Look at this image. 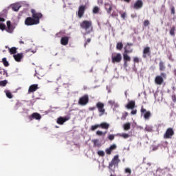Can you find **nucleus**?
I'll return each mask as SVG.
<instances>
[{
	"label": "nucleus",
	"mask_w": 176,
	"mask_h": 176,
	"mask_svg": "<svg viewBox=\"0 0 176 176\" xmlns=\"http://www.w3.org/2000/svg\"><path fill=\"white\" fill-rule=\"evenodd\" d=\"M151 165L152 164H151L150 162L147 163V166H149V167H151Z\"/></svg>",
	"instance_id": "nucleus-61"
},
{
	"label": "nucleus",
	"mask_w": 176,
	"mask_h": 176,
	"mask_svg": "<svg viewBox=\"0 0 176 176\" xmlns=\"http://www.w3.org/2000/svg\"><path fill=\"white\" fill-rule=\"evenodd\" d=\"M160 71H164L166 69V66H164V63L163 61H160L159 63Z\"/></svg>",
	"instance_id": "nucleus-29"
},
{
	"label": "nucleus",
	"mask_w": 176,
	"mask_h": 176,
	"mask_svg": "<svg viewBox=\"0 0 176 176\" xmlns=\"http://www.w3.org/2000/svg\"><path fill=\"white\" fill-rule=\"evenodd\" d=\"M26 52H31L32 53H35L34 51H32V50H27Z\"/></svg>",
	"instance_id": "nucleus-59"
},
{
	"label": "nucleus",
	"mask_w": 176,
	"mask_h": 176,
	"mask_svg": "<svg viewBox=\"0 0 176 176\" xmlns=\"http://www.w3.org/2000/svg\"><path fill=\"white\" fill-rule=\"evenodd\" d=\"M14 28H16L14 27V25L12 24V22H10V21H7V32H9L10 34H12V32H13V31H14Z\"/></svg>",
	"instance_id": "nucleus-14"
},
{
	"label": "nucleus",
	"mask_w": 176,
	"mask_h": 176,
	"mask_svg": "<svg viewBox=\"0 0 176 176\" xmlns=\"http://www.w3.org/2000/svg\"><path fill=\"white\" fill-rule=\"evenodd\" d=\"M127 116H129V113L125 112L124 115L122 116V119H123L124 120H126V118H127Z\"/></svg>",
	"instance_id": "nucleus-47"
},
{
	"label": "nucleus",
	"mask_w": 176,
	"mask_h": 176,
	"mask_svg": "<svg viewBox=\"0 0 176 176\" xmlns=\"http://www.w3.org/2000/svg\"><path fill=\"white\" fill-rule=\"evenodd\" d=\"M117 135L124 139L129 138V137H130V135H129V133H118Z\"/></svg>",
	"instance_id": "nucleus-30"
},
{
	"label": "nucleus",
	"mask_w": 176,
	"mask_h": 176,
	"mask_svg": "<svg viewBox=\"0 0 176 176\" xmlns=\"http://www.w3.org/2000/svg\"><path fill=\"white\" fill-rule=\"evenodd\" d=\"M0 30H1V31H5V30H6V25L0 23Z\"/></svg>",
	"instance_id": "nucleus-39"
},
{
	"label": "nucleus",
	"mask_w": 176,
	"mask_h": 176,
	"mask_svg": "<svg viewBox=\"0 0 176 176\" xmlns=\"http://www.w3.org/2000/svg\"><path fill=\"white\" fill-rule=\"evenodd\" d=\"M123 58H124V65H126V64H127V61L131 60V58H130V56H129V55L126 52H124Z\"/></svg>",
	"instance_id": "nucleus-23"
},
{
	"label": "nucleus",
	"mask_w": 176,
	"mask_h": 176,
	"mask_svg": "<svg viewBox=\"0 0 176 176\" xmlns=\"http://www.w3.org/2000/svg\"><path fill=\"white\" fill-rule=\"evenodd\" d=\"M6 49H8V46H6Z\"/></svg>",
	"instance_id": "nucleus-62"
},
{
	"label": "nucleus",
	"mask_w": 176,
	"mask_h": 176,
	"mask_svg": "<svg viewBox=\"0 0 176 176\" xmlns=\"http://www.w3.org/2000/svg\"><path fill=\"white\" fill-rule=\"evenodd\" d=\"M38 89V84H33L29 87L28 94H31V93H34V91H36Z\"/></svg>",
	"instance_id": "nucleus-17"
},
{
	"label": "nucleus",
	"mask_w": 176,
	"mask_h": 176,
	"mask_svg": "<svg viewBox=\"0 0 176 176\" xmlns=\"http://www.w3.org/2000/svg\"><path fill=\"white\" fill-rule=\"evenodd\" d=\"M87 7L85 5H81L78 7V10L76 12L78 19H82L85 16V12H86Z\"/></svg>",
	"instance_id": "nucleus-6"
},
{
	"label": "nucleus",
	"mask_w": 176,
	"mask_h": 176,
	"mask_svg": "<svg viewBox=\"0 0 176 176\" xmlns=\"http://www.w3.org/2000/svg\"><path fill=\"white\" fill-rule=\"evenodd\" d=\"M131 115H137V109L132 110L131 112Z\"/></svg>",
	"instance_id": "nucleus-51"
},
{
	"label": "nucleus",
	"mask_w": 176,
	"mask_h": 176,
	"mask_svg": "<svg viewBox=\"0 0 176 176\" xmlns=\"http://www.w3.org/2000/svg\"><path fill=\"white\" fill-rule=\"evenodd\" d=\"M126 108H127V109H134V108H135V101H134V100L130 101L126 105Z\"/></svg>",
	"instance_id": "nucleus-21"
},
{
	"label": "nucleus",
	"mask_w": 176,
	"mask_h": 176,
	"mask_svg": "<svg viewBox=\"0 0 176 176\" xmlns=\"http://www.w3.org/2000/svg\"><path fill=\"white\" fill-rule=\"evenodd\" d=\"M8 81L6 80L0 81V86H6Z\"/></svg>",
	"instance_id": "nucleus-43"
},
{
	"label": "nucleus",
	"mask_w": 176,
	"mask_h": 176,
	"mask_svg": "<svg viewBox=\"0 0 176 176\" xmlns=\"http://www.w3.org/2000/svg\"><path fill=\"white\" fill-rule=\"evenodd\" d=\"M170 35L171 36H175V26H172L170 31H169Z\"/></svg>",
	"instance_id": "nucleus-28"
},
{
	"label": "nucleus",
	"mask_w": 176,
	"mask_h": 176,
	"mask_svg": "<svg viewBox=\"0 0 176 176\" xmlns=\"http://www.w3.org/2000/svg\"><path fill=\"white\" fill-rule=\"evenodd\" d=\"M104 103H102L101 102H98V103H96V108L98 110L100 116H102V115H104V113H105V108H104Z\"/></svg>",
	"instance_id": "nucleus-10"
},
{
	"label": "nucleus",
	"mask_w": 176,
	"mask_h": 176,
	"mask_svg": "<svg viewBox=\"0 0 176 176\" xmlns=\"http://www.w3.org/2000/svg\"><path fill=\"white\" fill-rule=\"evenodd\" d=\"M124 2H127V3H129L130 2V1H131V0H124Z\"/></svg>",
	"instance_id": "nucleus-60"
},
{
	"label": "nucleus",
	"mask_w": 176,
	"mask_h": 176,
	"mask_svg": "<svg viewBox=\"0 0 176 176\" xmlns=\"http://www.w3.org/2000/svg\"><path fill=\"white\" fill-rule=\"evenodd\" d=\"M116 49L118 50H122L123 49V43H118L116 45Z\"/></svg>",
	"instance_id": "nucleus-33"
},
{
	"label": "nucleus",
	"mask_w": 176,
	"mask_h": 176,
	"mask_svg": "<svg viewBox=\"0 0 176 176\" xmlns=\"http://www.w3.org/2000/svg\"><path fill=\"white\" fill-rule=\"evenodd\" d=\"M171 13L172 14H175V8L174 7L171 8Z\"/></svg>",
	"instance_id": "nucleus-50"
},
{
	"label": "nucleus",
	"mask_w": 176,
	"mask_h": 176,
	"mask_svg": "<svg viewBox=\"0 0 176 176\" xmlns=\"http://www.w3.org/2000/svg\"><path fill=\"white\" fill-rule=\"evenodd\" d=\"M3 21H5V19L0 17V22H3Z\"/></svg>",
	"instance_id": "nucleus-57"
},
{
	"label": "nucleus",
	"mask_w": 176,
	"mask_h": 176,
	"mask_svg": "<svg viewBox=\"0 0 176 176\" xmlns=\"http://www.w3.org/2000/svg\"><path fill=\"white\" fill-rule=\"evenodd\" d=\"M141 116H144V118L145 120H149L150 118L152 116V113L149 111H146L145 108H144V106H142L141 109Z\"/></svg>",
	"instance_id": "nucleus-4"
},
{
	"label": "nucleus",
	"mask_w": 176,
	"mask_h": 176,
	"mask_svg": "<svg viewBox=\"0 0 176 176\" xmlns=\"http://www.w3.org/2000/svg\"><path fill=\"white\" fill-rule=\"evenodd\" d=\"M13 57L15 61L20 63V61H21V58H23V54H17L16 55H14Z\"/></svg>",
	"instance_id": "nucleus-24"
},
{
	"label": "nucleus",
	"mask_w": 176,
	"mask_h": 176,
	"mask_svg": "<svg viewBox=\"0 0 176 176\" xmlns=\"http://www.w3.org/2000/svg\"><path fill=\"white\" fill-rule=\"evenodd\" d=\"M32 17L28 16L25 20V25H36L39 24L41 19L43 17V15L41 12H37L35 10H31Z\"/></svg>",
	"instance_id": "nucleus-1"
},
{
	"label": "nucleus",
	"mask_w": 176,
	"mask_h": 176,
	"mask_svg": "<svg viewBox=\"0 0 176 176\" xmlns=\"http://www.w3.org/2000/svg\"><path fill=\"white\" fill-rule=\"evenodd\" d=\"M104 9L107 12L108 14H111V13H112V4L109 3H105Z\"/></svg>",
	"instance_id": "nucleus-18"
},
{
	"label": "nucleus",
	"mask_w": 176,
	"mask_h": 176,
	"mask_svg": "<svg viewBox=\"0 0 176 176\" xmlns=\"http://www.w3.org/2000/svg\"><path fill=\"white\" fill-rule=\"evenodd\" d=\"M110 14H111L112 17H118V16H119V14H118V12L116 11H113V12H111Z\"/></svg>",
	"instance_id": "nucleus-42"
},
{
	"label": "nucleus",
	"mask_w": 176,
	"mask_h": 176,
	"mask_svg": "<svg viewBox=\"0 0 176 176\" xmlns=\"http://www.w3.org/2000/svg\"><path fill=\"white\" fill-rule=\"evenodd\" d=\"M100 12V8H98V6H95L93 9V13L94 14H97V13H98Z\"/></svg>",
	"instance_id": "nucleus-35"
},
{
	"label": "nucleus",
	"mask_w": 176,
	"mask_h": 176,
	"mask_svg": "<svg viewBox=\"0 0 176 176\" xmlns=\"http://www.w3.org/2000/svg\"><path fill=\"white\" fill-rule=\"evenodd\" d=\"M109 104L110 105H113V104H115V101H114V100H109Z\"/></svg>",
	"instance_id": "nucleus-53"
},
{
	"label": "nucleus",
	"mask_w": 176,
	"mask_h": 176,
	"mask_svg": "<svg viewBox=\"0 0 176 176\" xmlns=\"http://www.w3.org/2000/svg\"><path fill=\"white\" fill-rule=\"evenodd\" d=\"M116 148V144H112L111 146H110V147L107 148L105 151L107 155H111L112 153V151H115Z\"/></svg>",
	"instance_id": "nucleus-19"
},
{
	"label": "nucleus",
	"mask_w": 176,
	"mask_h": 176,
	"mask_svg": "<svg viewBox=\"0 0 176 176\" xmlns=\"http://www.w3.org/2000/svg\"><path fill=\"white\" fill-rule=\"evenodd\" d=\"M133 61L134 63H140V59L138 58V57H135L133 58Z\"/></svg>",
	"instance_id": "nucleus-48"
},
{
	"label": "nucleus",
	"mask_w": 176,
	"mask_h": 176,
	"mask_svg": "<svg viewBox=\"0 0 176 176\" xmlns=\"http://www.w3.org/2000/svg\"><path fill=\"white\" fill-rule=\"evenodd\" d=\"M11 8L14 12H19L21 8V6L19 3H14L11 5Z\"/></svg>",
	"instance_id": "nucleus-22"
},
{
	"label": "nucleus",
	"mask_w": 176,
	"mask_h": 176,
	"mask_svg": "<svg viewBox=\"0 0 176 176\" xmlns=\"http://www.w3.org/2000/svg\"><path fill=\"white\" fill-rule=\"evenodd\" d=\"M60 35H61V32H58V33H57V34H56V36L58 38H60Z\"/></svg>",
	"instance_id": "nucleus-55"
},
{
	"label": "nucleus",
	"mask_w": 176,
	"mask_h": 176,
	"mask_svg": "<svg viewBox=\"0 0 176 176\" xmlns=\"http://www.w3.org/2000/svg\"><path fill=\"white\" fill-rule=\"evenodd\" d=\"M174 134V129L173 128H168L164 135V138H165V140H170V138H173Z\"/></svg>",
	"instance_id": "nucleus-8"
},
{
	"label": "nucleus",
	"mask_w": 176,
	"mask_h": 176,
	"mask_svg": "<svg viewBox=\"0 0 176 176\" xmlns=\"http://www.w3.org/2000/svg\"><path fill=\"white\" fill-rule=\"evenodd\" d=\"M125 174H128V175H131V169L130 168H126L124 169Z\"/></svg>",
	"instance_id": "nucleus-36"
},
{
	"label": "nucleus",
	"mask_w": 176,
	"mask_h": 176,
	"mask_svg": "<svg viewBox=\"0 0 176 176\" xmlns=\"http://www.w3.org/2000/svg\"><path fill=\"white\" fill-rule=\"evenodd\" d=\"M131 126V124H130V122L125 123L124 124V129L125 130V131H128V130L130 129Z\"/></svg>",
	"instance_id": "nucleus-32"
},
{
	"label": "nucleus",
	"mask_w": 176,
	"mask_h": 176,
	"mask_svg": "<svg viewBox=\"0 0 176 176\" xmlns=\"http://www.w3.org/2000/svg\"><path fill=\"white\" fill-rule=\"evenodd\" d=\"M151 24V22H149V20H145L143 23V25L144 27H148Z\"/></svg>",
	"instance_id": "nucleus-40"
},
{
	"label": "nucleus",
	"mask_w": 176,
	"mask_h": 176,
	"mask_svg": "<svg viewBox=\"0 0 176 176\" xmlns=\"http://www.w3.org/2000/svg\"><path fill=\"white\" fill-rule=\"evenodd\" d=\"M90 42H91V38H87V41L84 44L85 47H86V46H87L88 43H90Z\"/></svg>",
	"instance_id": "nucleus-45"
},
{
	"label": "nucleus",
	"mask_w": 176,
	"mask_h": 176,
	"mask_svg": "<svg viewBox=\"0 0 176 176\" xmlns=\"http://www.w3.org/2000/svg\"><path fill=\"white\" fill-rule=\"evenodd\" d=\"M6 94L8 98H13V95L12 94V93H10V91H6Z\"/></svg>",
	"instance_id": "nucleus-38"
},
{
	"label": "nucleus",
	"mask_w": 176,
	"mask_h": 176,
	"mask_svg": "<svg viewBox=\"0 0 176 176\" xmlns=\"http://www.w3.org/2000/svg\"><path fill=\"white\" fill-rule=\"evenodd\" d=\"M28 119L30 121L34 120V119L36 120H41V119H42V116H41V114L38 113H33L32 115L28 116Z\"/></svg>",
	"instance_id": "nucleus-11"
},
{
	"label": "nucleus",
	"mask_w": 176,
	"mask_h": 176,
	"mask_svg": "<svg viewBox=\"0 0 176 176\" xmlns=\"http://www.w3.org/2000/svg\"><path fill=\"white\" fill-rule=\"evenodd\" d=\"M110 176H114V175L111 174Z\"/></svg>",
	"instance_id": "nucleus-63"
},
{
	"label": "nucleus",
	"mask_w": 176,
	"mask_h": 176,
	"mask_svg": "<svg viewBox=\"0 0 176 176\" xmlns=\"http://www.w3.org/2000/svg\"><path fill=\"white\" fill-rule=\"evenodd\" d=\"M68 42H69V38L68 36L62 37L60 39V43L63 46H67V45H68Z\"/></svg>",
	"instance_id": "nucleus-20"
},
{
	"label": "nucleus",
	"mask_w": 176,
	"mask_h": 176,
	"mask_svg": "<svg viewBox=\"0 0 176 176\" xmlns=\"http://www.w3.org/2000/svg\"><path fill=\"white\" fill-rule=\"evenodd\" d=\"M98 156L103 157L105 156V153L103 151H98Z\"/></svg>",
	"instance_id": "nucleus-41"
},
{
	"label": "nucleus",
	"mask_w": 176,
	"mask_h": 176,
	"mask_svg": "<svg viewBox=\"0 0 176 176\" xmlns=\"http://www.w3.org/2000/svg\"><path fill=\"white\" fill-rule=\"evenodd\" d=\"M8 50L10 54H16L17 53V48L15 47H12L11 48L8 47Z\"/></svg>",
	"instance_id": "nucleus-27"
},
{
	"label": "nucleus",
	"mask_w": 176,
	"mask_h": 176,
	"mask_svg": "<svg viewBox=\"0 0 176 176\" xmlns=\"http://www.w3.org/2000/svg\"><path fill=\"white\" fill-rule=\"evenodd\" d=\"M121 17H122V19H126V12L122 13V14H121Z\"/></svg>",
	"instance_id": "nucleus-54"
},
{
	"label": "nucleus",
	"mask_w": 176,
	"mask_h": 176,
	"mask_svg": "<svg viewBox=\"0 0 176 176\" xmlns=\"http://www.w3.org/2000/svg\"><path fill=\"white\" fill-rule=\"evenodd\" d=\"M99 127H101V129H104V130H108V129H109V124L107 122H102L99 124Z\"/></svg>",
	"instance_id": "nucleus-25"
},
{
	"label": "nucleus",
	"mask_w": 176,
	"mask_h": 176,
	"mask_svg": "<svg viewBox=\"0 0 176 176\" xmlns=\"http://www.w3.org/2000/svg\"><path fill=\"white\" fill-rule=\"evenodd\" d=\"M0 75H5L6 77H8V71L6 69L0 70Z\"/></svg>",
	"instance_id": "nucleus-37"
},
{
	"label": "nucleus",
	"mask_w": 176,
	"mask_h": 176,
	"mask_svg": "<svg viewBox=\"0 0 176 176\" xmlns=\"http://www.w3.org/2000/svg\"><path fill=\"white\" fill-rule=\"evenodd\" d=\"M92 142H94V148H100L101 146V143L98 142V140H94Z\"/></svg>",
	"instance_id": "nucleus-26"
},
{
	"label": "nucleus",
	"mask_w": 176,
	"mask_h": 176,
	"mask_svg": "<svg viewBox=\"0 0 176 176\" xmlns=\"http://www.w3.org/2000/svg\"><path fill=\"white\" fill-rule=\"evenodd\" d=\"M146 56H151V47H146L143 50V58H146Z\"/></svg>",
	"instance_id": "nucleus-16"
},
{
	"label": "nucleus",
	"mask_w": 176,
	"mask_h": 176,
	"mask_svg": "<svg viewBox=\"0 0 176 176\" xmlns=\"http://www.w3.org/2000/svg\"><path fill=\"white\" fill-rule=\"evenodd\" d=\"M145 130L146 131H152V127H151V126H146Z\"/></svg>",
	"instance_id": "nucleus-49"
},
{
	"label": "nucleus",
	"mask_w": 176,
	"mask_h": 176,
	"mask_svg": "<svg viewBox=\"0 0 176 176\" xmlns=\"http://www.w3.org/2000/svg\"><path fill=\"white\" fill-rule=\"evenodd\" d=\"M19 43H20L21 45H24V41H19Z\"/></svg>",
	"instance_id": "nucleus-58"
},
{
	"label": "nucleus",
	"mask_w": 176,
	"mask_h": 176,
	"mask_svg": "<svg viewBox=\"0 0 176 176\" xmlns=\"http://www.w3.org/2000/svg\"><path fill=\"white\" fill-rule=\"evenodd\" d=\"M1 63H3L4 67H9V62L6 58H3Z\"/></svg>",
	"instance_id": "nucleus-31"
},
{
	"label": "nucleus",
	"mask_w": 176,
	"mask_h": 176,
	"mask_svg": "<svg viewBox=\"0 0 176 176\" xmlns=\"http://www.w3.org/2000/svg\"><path fill=\"white\" fill-rule=\"evenodd\" d=\"M69 119H71L70 116L59 117L57 119L56 122L58 123V124L63 125L64 124V123H65V122H67V120H69Z\"/></svg>",
	"instance_id": "nucleus-12"
},
{
	"label": "nucleus",
	"mask_w": 176,
	"mask_h": 176,
	"mask_svg": "<svg viewBox=\"0 0 176 176\" xmlns=\"http://www.w3.org/2000/svg\"><path fill=\"white\" fill-rule=\"evenodd\" d=\"M172 100H173V102H176V96L175 95L172 96Z\"/></svg>",
	"instance_id": "nucleus-52"
},
{
	"label": "nucleus",
	"mask_w": 176,
	"mask_h": 176,
	"mask_svg": "<svg viewBox=\"0 0 176 176\" xmlns=\"http://www.w3.org/2000/svg\"><path fill=\"white\" fill-rule=\"evenodd\" d=\"M119 163H120V160H119V155H116L109 164V169L113 172H115V170H113V166L118 167V166H119Z\"/></svg>",
	"instance_id": "nucleus-3"
},
{
	"label": "nucleus",
	"mask_w": 176,
	"mask_h": 176,
	"mask_svg": "<svg viewBox=\"0 0 176 176\" xmlns=\"http://www.w3.org/2000/svg\"><path fill=\"white\" fill-rule=\"evenodd\" d=\"M96 107H92L89 108V111H95Z\"/></svg>",
	"instance_id": "nucleus-56"
},
{
	"label": "nucleus",
	"mask_w": 176,
	"mask_h": 176,
	"mask_svg": "<svg viewBox=\"0 0 176 176\" xmlns=\"http://www.w3.org/2000/svg\"><path fill=\"white\" fill-rule=\"evenodd\" d=\"M78 105H87L89 104V95L85 94L78 100Z\"/></svg>",
	"instance_id": "nucleus-7"
},
{
	"label": "nucleus",
	"mask_w": 176,
	"mask_h": 176,
	"mask_svg": "<svg viewBox=\"0 0 176 176\" xmlns=\"http://www.w3.org/2000/svg\"><path fill=\"white\" fill-rule=\"evenodd\" d=\"M80 28L85 30V34L93 32V22L91 21L84 20L80 23Z\"/></svg>",
	"instance_id": "nucleus-2"
},
{
	"label": "nucleus",
	"mask_w": 176,
	"mask_h": 176,
	"mask_svg": "<svg viewBox=\"0 0 176 176\" xmlns=\"http://www.w3.org/2000/svg\"><path fill=\"white\" fill-rule=\"evenodd\" d=\"M108 138L110 141H113V140H115V135H109L108 136Z\"/></svg>",
	"instance_id": "nucleus-44"
},
{
	"label": "nucleus",
	"mask_w": 176,
	"mask_h": 176,
	"mask_svg": "<svg viewBox=\"0 0 176 176\" xmlns=\"http://www.w3.org/2000/svg\"><path fill=\"white\" fill-rule=\"evenodd\" d=\"M166 75L165 73H161V76H157L155 78V82L156 85H159L160 86L161 85H163V82H164V80L163 79V78L164 79H166Z\"/></svg>",
	"instance_id": "nucleus-5"
},
{
	"label": "nucleus",
	"mask_w": 176,
	"mask_h": 176,
	"mask_svg": "<svg viewBox=\"0 0 176 176\" xmlns=\"http://www.w3.org/2000/svg\"><path fill=\"white\" fill-rule=\"evenodd\" d=\"M96 135H105V133H104L102 131H96Z\"/></svg>",
	"instance_id": "nucleus-46"
},
{
	"label": "nucleus",
	"mask_w": 176,
	"mask_h": 176,
	"mask_svg": "<svg viewBox=\"0 0 176 176\" xmlns=\"http://www.w3.org/2000/svg\"><path fill=\"white\" fill-rule=\"evenodd\" d=\"M99 127H100V124L92 125L91 126V131H94L95 130H97V129H98Z\"/></svg>",
	"instance_id": "nucleus-34"
},
{
	"label": "nucleus",
	"mask_w": 176,
	"mask_h": 176,
	"mask_svg": "<svg viewBox=\"0 0 176 176\" xmlns=\"http://www.w3.org/2000/svg\"><path fill=\"white\" fill-rule=\"evenodd\" d=\"M131 46H133V43H127V44L124 47V53H133V49H131Z\"/></svg>",
	"instance_id": "nucleus-15"
},
{
	"label": "nucleus",
	"mask_w": 176,
	"mask_h": 176,
	"mask_svg": "<svg viewBox=\"0 0 176 176\" xmlns=\"http://www.w3.org/2000/svg\"><path fill=\"white\" fill-rule=\"evenodd\" d=\"M142 6H144V2H142V0H137L133 4V9L138 10L141 9Z\"/></svg>",
	"instance_id": "nucleus-13"
},
{
	"label": "nucleus",
	"mask_w": 176,
	"mask_h": 176,
	"mask_svg": "<svg viewBox=\"0 0 176 176\" xmlns=\"http://www.w3.org/2000/svg\"><path fill=\"white\" fill-rule=\"evenodd\" d=\"M111 60H112L113 64H115V63H120V61H122V54L120 53L112 54Z\"/></svg>",
	"instance_id": "nucleus-9"
}]
</instances>
